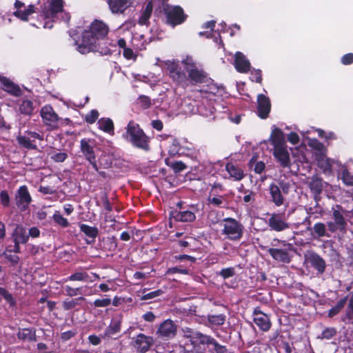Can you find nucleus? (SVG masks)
Instances as JSON below:
<instances>
[{
	"mask_svg": "<svg viewBox=\"0 0 353 353\" xmlns=\"http://www.w3.org/2000/svg\"><path fill=\"white\" fill-rule=\"evenodd\" d=\"M112 303L110 298L97 299L94 301L92 305L94 307H105L109 306Z\"/></svg>",
	"mask_w": 353,
	"mask_h": 353,
	"instance_id": "13d9d810",
	"label": "nucleus"
},
{
	"mask_svg": "<svg viewBox=\"0 0 353 353\" xmlns=\"http://www.w3.org/2000/svg\"><path fill=\"white\" fill-rule=\"evenodd\" d=\"M337 333L336 329L334 327H326L321 332V336H319L321 339H331L332 337L336 336Z\"/></svg>",
	"mask_w": 353,
	"mask_h": 353,
	"instance_id": "864d4df0",
	"label": "nucleus"
},
{
	"mask_svg": "<svg viewBox=\"0 0 353 353\" xmlns=\"http://www.w3.org/2000/svg\"><path fill=\"white\" fill-rule=\"evenodd\" d=\"M309 188L314 194V199L318 203L324 188V182L321 178L314 176L309 183Z\"/></svg>",
	"mask_w": 353,
	"mask_h": 353,
	"instance_id": "bb28decb",
	"label": "nucleus"
},
{
	"mask_svg": "<svg viewBox=\"0 0 353 353\" xmlns=\"http://www.w3.org/2000/svg\"><path fill=\"white\" fill-rule=\"evenodd\" d=\"M307 262L316 271L317 275H322L326 269V262L319 254L312 252L306 257Z\"/></svg>",
	"mask_w": 353,
	"mask_h": 353,
	"instance_id": "dca6fc26",
	"label": "nucleus"
},
{
	"mask_svg": "<svg viewBox=\"0 0 353 353\" xmlns=\"http://www.w3.org/2000/svg\"><path fill=\"white\" fill-rule=\"evenodd\" d=\"M133 0H107L109 9L112 14H123L130 8Z\"/></svg>",
	"mask_w": 353,
	"mask_h": 353,
	"instance_id": "5701e85b",
	"label": "nucleus"
},
{
	"mask_svg": "<svg viewBox=\"0 0 353 353\" xmlns=\"http://www.w3.org/2000/svg\"><path fill=\"white\" fill-rule=\"evenodd\" d=\"M204 345L209 346V351L211 353H230L226 346L221 345L216 339L213 337L208 336Z\"/></svg>",
	"mask_w": 353,
	"mask_h": 353,
	"instance_id": "2f4dec72",
	"label": "nucleus"
},
{
	"mask_svg": "<svg viewBox=\"0 0 353 353\" xmlns=\"http://www.w3.org/2000/svg\"><path fill=\"white\" fill-rule=\"evenodd\" d=\"M271 245L272 248L268 250V252L274 260L283 263H290V252L294 250L292 243L275 238L272 241Z\"/></svg>",
	"mask_w": 353,
	"mask_h": 353,
	"instance_id": "20e7f679",
	"label": "nucleus"
},
{
	"mask_svg": "<svg viewBox=\"0 0 353 353\" xmlns=\"http://www.w3.org/2000/svg\"><path fill=\"white\" fill-rule=\"evenodd\" d=\"M37 139L43 141V135L30 130H26L23 134H19L16 138L19 145L27 150L37 149Z\"/></svg>",
	"mask_w": 353,
	"mask_h": 353,
	"instance_id": "6e6552de",
	"label": "nucleus"
},
{
	"mask_svg": "<svg viewBox=\"0 0 353 353\" xmlns=\"http://www.w3.org/2000/svg\"><path fill=\"white\" fill-rule=\"evenodd\" d=\"M154 343V340L152 336L140 333L134 338L133 346L138 353H146Z\"/></svg>",
	"mask_w": 353,
	"mask_h": 353,
	"instance_id": "4468645a",
	"label": "nucleus"
},
{
	"mask_svg": "<svg viewBox=\"0 0 353 353\" xmlns=\"http://www.w3.org/2000/svg\"><path fill=\"white\" fill-rule=\"evenodd\" d=\"M177 273L186 275V274H189V270L187 268L172 267V268H168L165 272V274H167V275L174 274H177Z\"/></svg>",
	"mask_w": 353,
	"mask_h": 353,
	"instance_id": "680f3d73",
	"label": "nucleus"
},
{
	"mask_svg": "<svg viewBox=\"0 0 353 353\" xmlns=\"http://www.w3.org/2000/svg\"><path fill=\"white\" fill-rule=\"evenodd\" d=\"M165 164L170 167L174 173H179L187 169V165L181 161H171L167 158L165 160Z\"/></svg>",
	"mask_w": 353,
	"mask_h": 353,
	"instance_id": "ea45409f",
	"label": "nucleus"
},
{
	"mask_svg": "<svg viewBox=\"0 0 353 353\" xmlns=\"http://www.w3.org/2000/svg\"><path fill=\"white\" fill-rule=\"evenodd\" d=\"M176 327L172 321H164L159 327L157 334L163 339H170L176 335Z\"/></svg>",
	"mask_w": 353,
	"mask_h": 353,
	"instance_id": "412c9836",
	"label": "nucleus"
},
{
	"mask_svg": "<svg viewBox=\"0 0 353 353\" xmlns=\"http://www.w3.org/2000/svg\"><path fill=\"white\" fill-rule=\"evenodd\" d=\"M122 321L123 315L121 314L114 316L112 319L110 325L105 328L103 335H101V337L103 339H108L120 332L121 330Z\"/></svg>",
	"mask_w": 353,
	"mask_h": 353,
	"instance_id": "aec40b11",
	"label": "nucleus"
},
{
	"mask_svg": "<svg viewBox=\"0 0 353 353\" xmlns=\"http://www.w3.org/2000/svg\"><path fill=\"white\" fill-rule=\"evenodd\" d=\"M336 208L337 209H333V218L334 222H336V223L342 228H345L347 226V223L343 213L341 211L342 210V207L337 205Z\"/></svg>",
	"mask_w": 353,
	"mask_h": 353,
	"instance_id": "a19ab883",
	"label": "nucleus"
},
{
	"mask_svg": "<svg viewBox=\"0 0 353 353\" xmlns=\"http://www.w3.org/2000/svg\"><path fill=\"white\" fill-rule=\"evenodd\" d=\"M348 296H345L337 301L336 304L328 310L327 316L330 318H333L341 312L343 308L347 303Z\"/></svg>",
	"mask_w": 353,
	"mask_h": 353,
	"instance_id": "4c0bfd02",
	"label": "nucleus"
},
{
	"mask_svg": "<svg viewBox=\"0 0 353 353\" xmlns=\"http://www.w3.org/2000/svg\"><path fill=\"white\" fill-rule=\"evenodd\" d=\"M125 130L123 137L130 142L132 146L145 152H148L150 150V139L140 127L139 124L131 120L128 122Z\"/></svg>",
	"mask_w": 353,
	"mask_h": 353,
	"instance_id": "7ed1b4c3",
	"label": "nucleus"
},
{
	"mask_svg": "<svg viewBox=\"0 0 353 353\" xmlns=\"http://www.w3.org/2000/svg\"><path fill=\"white\" fill-rule=\"evenodd\" d=\"M343 321L345 320L352 321L353 320V294L351 296L347 306L346 308L344 318L342 319Z\"/></svg>",
	"mask_w": 353,
	"mask_h": 353,
	"instance_id": "603ef678",
	"label": "nucleus"
},
{
	"mask_svg": "<svg viewBox=\"0 0 353 353\" xmlns=\"http://www.w3.org/2000/svg\"><path fill=\"white\" fill-rule=\"evenodd\" d=\"M270 141L274 148L285 145L284 134L282 130L278 128H274L272 130L270 135Z\"/></svg>",
	"mask_w": 353,
	"mask_h": 353,
	"instance_id": "72a5a7b5",
	"label": "nucleus"
},
{
	"mask_svg": "<svg viewBox=\"0 0 353 353\" xmlns=\"http://www.w3.org/2000/svg\"><path fill=\"white\" fill-rule=\"evenodd\" d=\"M187 85L188 82L192 85H198L201 84L210 85L213 82V79L209 77L208 73L202 68H199L197 65H192L188 70L187 69Z\"/></svg>",
	"mask_w": 353,
	"mask_h": 353,
	"instance_id": "423d86ee",
	"label": "nucleus"
},
{
	"mask_svg": "<svg viewBox=\"0 0 353 353\" xmlns=\"http://www.w3.org/2000/svg\"><path fill=\"white\" fill-rule=\"evenodd\" d=\"M253 321L257 325L260 330L268 332L272 325L270 319L268 315L263 312L259 307H256L253 310Z\"/></svg>",
	"mask_w": 353,
	"mask_h": 353,
	"instance_id": "2eb2a0df",
	"label": "nucleus"
},
{
	"mask_svg": "<svg viewBox=\"0 0 353 353\" xmlns=\"http://www.w3.org/2000/svg\"><path fill=\"white\" fill-rule=\"evenodd\" d=\"M226 316L223 314L208 315V322L213 325H222L225 323Z\"/></svg>",
	"mask_w": 353,
	"mask_h": 353,
	"instance_id": "a18cd8bd",
	"label": "nucleus"
},
{
	"mask_svg": "<svg viewBox=\"0 0 353 353\" xmlns=\"http://www.w3.org/2000/svg\"><path fill=\"white\" fill-rule=\"evenodd\" d=\"M109 32L110 28L106 23L94 19L88 28L82 32L81 39L75 41L77 50L83 54L94 52L101 55H111L110 47H116V44L108 39Z\"/></svg>",
	"mask_w": 353,
	"mask_h": 353,
	"instance_id": "f257e3e1",
	"label": "nucleus"
},
{
	"mask_svg": "<svg viewBox=\"0 0 353 353\" xmlns=\"http://www.w3.org/2000/svg\"><path fill=\"white\" fill-rule=\"evenodd\" d=\"M235 274V270L233 267L223 268L219 273L223 279L230 278Z\"/></svg>",
	"mask_w": 353,
	"mask_h": 353,
	"instance_id": "052dcab7",
	"label": "nucleus"
},
{
	"mask_svg": "<svg viewBox=\"0 0 353 353\" xmlns=\"http://www.w3.org/2000/svg\"><path fill=\"white\" fill-rule=\"evenodd\" d=\"M137 101L140 107L143 110L149 108L152 105L150 98L145 95H140L137 99Z\"/></svg>",
	"mask_w": 353,
	"mask_h": 353,
	"instance_id": "5fc2aeb1",
	"label": "nucleus"
},
{
	"mask_svg": "<svg viewBox=\"0 0 353 353\" xmlns=\"http://www.w3.org/2000/svg\"><path fill=\"white\" fill-rule=\"evenodd\" d=\"M208 201L210 204L212 205L214 207H217V208H224L225 207V199H224V196H222V195H215L214 196H212V194H210L208 198Z\"/></svg>",
	"mask_w": 353,
	"mask_h": 353,
	"instance_id": "c03bdc74",
	"label": "nucleus"
},
{
	"mask_svg": "<svg viewBox=\"0 0 353 353\" xmlns=\"http://www.w3.org/2000/svg\"><path fill=\"white\" fill-rule=\"evenodd\" d=\"M179 208V210H175L172 212L171 215L176 221L181 222H193L196 219V215L194 212L184 210L182 208V203L180 202L177 204Z\"/></svg>",
	"mask_w": 353,
	"mask_h": 353,
	"instance_id": "4be33fe9",
	"label": "nucleus"
},
{
	"mask_svg": "<svg viewBox=\"0 0 353 353\" xmlns=\"http://www.w3.org/2000/svg\"><path fill=\"white\" fill-rule=\"evenodd\" d=\"M95 145L96 141L93 139L83 138L80 141V150L83 156L94 170H97V156L94 151Z\"/></svg>",
	"mask_w": 353,
	"mask_h": 353,
	"instance_id": "0eeeda50",
	"label": "nucleus"
},
{
	"mask_svg": "<svg viewBox=\"0 0 353 353\" xmlns=\"http://www.w3.org/2000/svg\"><path fill=\"white\" fill-rule=\"evenodd\" d=\"M41 117L44 125L48 126L50 130L58 128L60 118L50 105H46L41 108Z\"/></svg>",
	"mask_w": 353,
	"mask_h": 353,
	"instance_id": "f8f14e48",
	"label": "nucleus"
},
{
	"mask_svg": "<svg viewBox=\"0 0 353 353\" xmlns=\"http://www.w3.org/2000/svg\"><path fill=\"white\" fill-rule=\"evenodd\" d=\"M34 103L31 100L22 99L19 104V110L21 114L30 116L34 112Z\"/></svg>",
	"mask_w": 353,
	"mask_h": 353,
	"instance_id": "c9c22d12",
	"label": "nucleus"
},
{
	"mask_svg": "<svg viewBox=\"0 0 353 353\" xmlns=\"http://www.w3.org/2000/svg\"><path fill=\"white\" fill-rule=\"evenodd\" d=\"M85 299L83 296H79L70 300L66 299L63 302V308L64 310H70L74 309L78 304L79 301H84Z\"/></svg>",
	"mask_w": 353,
	"mask_h": 353,
	"instance_id": "de8ad7c7",
	"label": "nucleus"
},
{
	"mask_svg": "<svg viewBox=\"0 0 353 353\" xmlns=\"http://www.w3.org/2000/svg\"><path fill=\"white\" fill-rule=\"evenodd\" d=\"M11 238L14 243L26 244L29 240V235H28L26 228L18 224L12 231Z\"/></svg>",
	"mask_w": 353,
	"mask_h": 353,
	"instance_id": "cd10ccee",
	"label": "nucleus"
},
{
	"mask_svg": "<svg viewBox=\"0 0 353 353\" xmlns=\"http://www.w3.org/2000/svg\"><path fill=\"white\" fill-rule=\"evenodd\" d=\"M342 179L347 185L353 186V174L347 170H344L342 173Z\"/></svg>",
	"mask_w": 353,
	"mask_h": 353,
	"instance_id": "0e129e2a",
	"label": "nucleus"
},
{
	"mask_svg": "<svg viewBox=\"0 0 353 353\" xmlns=\"http://www.w3.org/2000/svg\"><path fill=\"white\" fill-rule=\"evenodd\" d=\"M154 7V9L158 7V1L157 0H150L146 3L145 7L144 8V10L141 13L138 23L139 25L143 26V25H148L149 23V19L151 17L152 12L153 10V8Z\"/></svg>",
	"mask_w": 353,
	"mask_h": 353,
	"instance_id": "c756f323",
	"label": "nucleus"
},
{
	"mask_svg": "<svg viewBox=\"0 0 353 353\" xmlns=\"http://www.w3.org/2000/svg\"><path fill=\"white\" fill-rule=\"evenodd\" d=\"M99 111L96 109H93L90 110L88 114H85L84 117V121L88 124H93L95 123L99 118Z\"/></svg>",
	"mask_w": 353,
	"mask_h": 353,
	"instance_id": "8fccbe9b",
	"label": "nucleus"
},
{
	"mask_svg": "<svg viewBox=\"0 0 353 353\" xmlns=\"http://www.w3.org/2000/svg\"><path fill=\"white\" fill-rule=\"evenodd\" d=\"M250 79L252 81H255L256 83H261L263 80L261 70L259 69H254L253 70H252Z\"/></svg>",
	"mask_w": 353,
	"mask_h": 353,
	"instance_id": "e2e57ef3",
	"label": "nucleus"
},
{
	"mask_svg": "<svg viewBox=\"0 0 353 353\" xmlns=\"http://www.w3.org/2000/svg\"><path fill=\"white\" fill-rule=\"evenodd\" d=\"M2 255L10 262L12 266H15L20 261L19 256L12 254V253H9V252H7L6 250L3 252Z\"/></svg>",
	"mask_w": 353,
	"mask_h": 353,
	"instance_id": "6e6d98bb",
	"label": "nucleus"
},
{
	"mask_svg": "<svg viewBox=\"0 0 353 353\" xmlns=\"http://www.w3.org/2000/svg\"><path fill=\"white\" fill-rule=\"evenodd\" d=\"M101 201H102V205L103 208L108 211L111 212L112 211V204L110 203L108 194L106 192H103L101 195Z\"/></svg>",
	"mask_w": 353,
	"mask_h": 353,
	"instance_id": "69168bd1",
	"label": "nucleus"
},
{
	"mask_svg": "<svg viewBox=\"0 0 353 353\" xmlns=\"http://www.w3.org/2000/svg\"><path fill=\"white\" fill-rule=\"evenodd\" d=\"M309 145L316 151L314 152V156L316 154H326L327 153V148L325 146L317 139L312 140Z\"/></svg>",
	"mask_w": 353,
	"mask_h": 353,
	"instance_id": "49530a36",
	"label": "nucleus"
},
{
	"mask_svg": "<svg viewBox=\"0 0 353 353\" xmlns=\"http://www.w3.org/2000/svg\"><path fill=\"white\" fill-rule=\"evenodd\" d=\"M277 186L279 187V190L283 194H288L290 192V184L288 182H285L283 180L278 181Z\"/></svg>",
	"mask_w": 353,
	"mask_h": 353,
	"instance_id": "774afa93",
	"label": "nucleus"
},
{
	"mask_svg": "<svg viewBox=\"0 0 353 353\" xmlns=\"http://www.w3.org/2000/svg\"><path fill=\"white\" fill-rule=\"evenodd\" d=\"M17 336L20 340L28 341L29 342L37 341L36 330L32 328H23L19 331Z\"/></svg>",
	"mask_w": 353,
	"mask_h": 353,
	"instance_id": "f704fd0d",
	"label": "nucleus"
},
{
	"mask_svg": "<svg viewBox=\"0 0 353 353\" xmlns=\"http://www.w3.org/2000/svg\"><path fill=\"white\" fill-rule=\"evenodd\" d=\"M234 65L237 72L248 73L250 70V61L241 52H236L234 54Z\"/></svg>",
	"mask_w": 353,
	"mask_h": 353,
	"instance_id": "b1692460",
	"label": "nucleus"
},
{
	"mask_svg": "<svg viewBox=\"0 0 353 353\" xmlns=\"http://www.w3.org/2000/svg\"><path fill=\"white\" fill-rule=\"evenodd\" d=\"M63 0H48L47 3L41 6V17L44 19H53L63 11Z\"/></svg>",
	"mask_w": 353,
	"mask_h": 353,
	"instance_id": "1a4fd4ad",
	"label": "nucleus"
},
{
	"mask_svg": "<svg viewBox=\"0 0 353 353\" xmlns=\"http://www.w3.org/2000/svg\"><path fill=\"white\" fill-rule=\"evenodd\" d=\"M14 201L21 212H25L28 209L32 199L26 185H23L19 188L15 194Z\"/></svg>",
	"mask_w": 353,
	"mask_h": 353,
	"instance_id": "ddd939ff",
	"label": "nucleus"
},
{
	"mask_svg": "<svg viewBox=\"0 0 353 353\" xmlns=\"http://www.w3.org/2000/svg\"><path fill=\"white\" fill-rule=\"evenodd\" d=\"M271 110L270 99L263 94L257 96V115L262 119L269 117Z\"/></svg>",
	"mask_w": 353,
	"mask_h": 353,
	"instance_id": "a211bd4d",
	"label": "nucleus"
},
{
	"mask_svg": "<svg viewBox=\"0 0 353 353\" xmlns=\"http://www.w3.org/2000/svg\"><path fill=\"white\" fill-rule=\"evenodd\" d=\"M65 294L68 296H74L79 294H82V288H73L70 285H65L64 287Z\"/></svg>",
	"mask_w": 353,
	"mask_h": 353,
	"instance_id": "bf43d9fd",
	"label": "nucleus"
},
{
	"mask_svg": "<svg viewBox=\"0 0 353 353\" xmlns=\"http://www.w3.org/2000/svg\"><path fill=\"white\" fill-rule=\"evenodd\" d=\"M80 231L89 238H92V242L99 235V230L97 227L90 226L87 224L82 223L79 225Z\"/></svg>",
	"mask_w": 353,
	"mask_h": 353,
	"instance_id": "e433bc0d",
	"label": "nucleus"
},
{
	"mask_svg": "<svg viewBox=\"0 0 353 353\" xmlns=\"http://www.w3.org/2000/svg\"><path fill=\"white\" fill-rule=\"evenodd\" d=\"M167 70L169 77L173 81L183 87L187 86V73L182 70L178 63L169 62L167 63Z\"/></svg>",
	"mask_w": 353,
	"mask_h": 353,
	"instance_id": "9b49d317",
	"label": "nucleus"
},
{
	"mask_svg": "<svg viewBox=\"0 0 353 353\" xmlns=\"http://www.w3.org/2000/svg\"><path fill=\"white\" fill-rule=\"evenodd\" d=\"M220 225L223 228L221 234L225 236L228 239L238 241L243 237L244 226L234 218L223 219Z\"/></svg>",
	"mask_w": 353,
	"mask_h": 353,
	"instance_id": "39448f33",
	"label": "nucleus"
},
{
	"mask_svg": "<svg viewBox=\"0 0 353 353\" xmlns=\"http://www.w3.org/2000/svg\"><path fill=\"white\" fill-rule=\"evenodd\" d=\"M315 160L317 162L318 167L322 170L325 174H330L332 172V164L334 161L326 157V154H316Z\"/></svg>",
	"mask_w": 353,
	"mask_h": 353,
	"instance_id": "c85d7f7f",
	"label": "nucleus"
},
{
	"mask_svg": "<svg viewBox=\"0 0 353 353\" xmlns=\"http://www.w3.org/2000/svg\"><path fill=\"white\" fill-rule=\"evenodd\" d=\"M244 192L246 194L243 199L244 203H248L255 201L256 193L254 192L247 190Z\"/></svg>",
	"mask_w": 353,
	"mask_h": 353,
	"instance_id": "338daca9",
	"label": "nucleus"
},
{
	"mask_svg": "<svg viewBox=\"0 0 353 353\" xmlns=\"http://www.w3.org/2000/svg\"><path fill=\"white\" fill-rule=\"evenodd\" d=\"M267 223L270 230L277 232L290 228V223L288 221L285 212L272 213Z\"/></svg>",
	"mask_w": 353,
	"mask_h": 353,
	"instance_id": "9d476101",
	"label": "nucleus"
},
{
	"mask_svg": "<svg viewBox=\"0 0 353 353\" xmlns=\"http://www.w3.org/2000/svg\"><path fill=\"white\" fill-rule=\"evenodd\" d=\"M0 203L3 208H8L10 204V197L7 190L0 192Z\"/></svg>",
	"mask_w": 353,
	"mask_h": 353,
	"instance_id": "4d7b16f0",
	"label": "nucleus"
},
{
	"mask_svg": "<svg viewBox=\"0 0 353 353\" xmlns=\"http://www.w3.org/2000/svg\"><path fill=\"white\" fill-rule=\"evenodd\" d=\"M0 83L3 86V90L10 94L15 97H19L22 94V90L20 87L10 81L8 77L0 76Z\"/></svg>",
	"mask_w": 353,
	"mask_h": 353,
	"instance_id": "a878e982",
	"label": "nucleus"
},
{
	"mask_svg": "<svg viewBox=\"0 0 353 353\" xmlns=\"http://www.w3.org/2000/svg\"><path fill=\"white\" fill-rule=\"evenodd\" d=\"M270 201L276 207L284 204L285 197L276 183H271L268 188Z\"/></svg>",
	"mask_w": 353,
	"mask_h": 353,
	"instance_id": "393cba45",
	"label": "nucleus"
},
{
	"mask_svg": "<svg viewBox=\"0 0 353 353\" xmlns=\"http://www.w3.org/2000/svg\"><path fill=\"white\" fill-rule=\"evenodd\" d=\"M98 128L101 131L110 135L114 134V125L113 121L110 118L102 117L97 121Z\"/></svg>",
	"mask_w": 353,
	"mask_h": 353,
	"instance_id": "473e14b6",
	"label": "nucleus"
},
{
	"mask_svg": "<svg viewBox=\"0 0 353 353\" xmlns=\"http://www.w3.org/2000/svg\"><path fill=\"white\" fill-rule=\"evenodd\" d=\"M313 232L319 238L324 236H330V235L327 233L325 225L321 222L316 223L314 225Z\"/></svg>",
	"mask_w": 353,
	"mask_h": 353,
	"instance_id": "79ce46f5",
	"label": "nucleus"
},
{
	"mask_svg": "<svg viewBox=\"0 0 353 353\" xmlns=\"http://www.w3.org/2000/svg\"><path fill=\"white\" fill-rule=\"evenodd\" d=\"M89 275L86 272H76L69 276L65 281H88Z\"/></svg>",
	"mask_w": 353,
	"mask_h": 353,
	"instance_id": "37998d69",
	"label": "nucleus"
},
{
	"mask_svg": "<svg viewBox=\"0 0 353 353\" xmlns=\"http://www.w3.org/2000/svg\"><path fill=\"white\" fill-rule=\"evenodd\" d=\"M35 12V8L33 5H29L27 8H24L14 12V15L22 21H28V17Z\"/></svg>",
	"mask_w": 353,
	"mask_h": 353,
	"instance_id": "58836bf2",
	"label": "nucleus"
},
{
	"mask_svg": "<svg viewBox=\"0 0 353 353\" xmlns=\"http://www.w3.org/2000/svg\"><path fill=\"white\" fill-rule=\"evenodd\" d=\"M273 155L282 168H290L291 166L290 154L286 145L274 148Z\"/></svg>",
	"mask_w": 353,
	"mask_h": 353,
	"instance_id": "6ab92c4d",
	"label": "nucleus"
},
{
	"mask_svg": "<svg viewBox=\"0 0 353 353\" xmlns=\"http://www.w3.org/2000/svg\"><path fill=\"white\" fill-rule=\"evenodd\" d=\"M157 1L158 7L155 8V13L162 17V20L166 25L174 28L186 21L188 15L182 7L170 5L166 0Z\"/></svg>",
	"mask_w": 353,
	"mask_h": 353,
	"instance_id": "f03ea898",
	"label": "nucleus"
},
{
	"mask_svg": "<svg viewBox=\"0 0 353 353\" xmlns=\"http://www.w3.org/2000/svg\"><path fill=\"white\" fill-rule=\"evenodd\" d=\"M112 165V161L106 158L105 156L101 155L97 161V170H94L95 171H99V170L103 168L107 169L110 168Z\"/></svg>",
	"mask_w": 353,
	"mask_h": 353,
	"instance_id": "3c124183",
	"label": "nucleus"
},
{
	"mask_svg": "<svg viewBox=\"0 0 353 353\" xmlns=\"http://www.w3.org/2000/svg\"><path fill=\"white\" fill-rule=\"evenodd\" d=\"M225 170L230 174V177L235 181H241L245 176L243 169L239 165H235L233 163H228L225 165Z\"/></svg>",
	"mask_w": 353,
	"mask_h": 353,
	"instance_id": "7c9ffc66",
	"label": "nucleus"
},
{
	"mask_svg": "<svg viewBox=\"0 0 353 353\" xmlns=\"http://www.w3.org/2000/svg\"><path fill=\"white\" fill-rule=\"evenodd\" d=\"M52 219L55 223L60 225L62 228H67L70 223L67 219L63 217L59 212V211H55L52 215Z\"/></svg>",
	"mask_w": 353,
	"mask_h": 353,
	"instance_id": "09e8293b",
	"label": "nucleus"
},
{
	"mask_svg": "<svg viewBox=\"0 0 353 353\" xmlns=\"http://www.w3.org/2000/svg\"><path fill=\"white\" fill-rule=\"evenodd\" d=\"M182 331L183 332V336L190 340L193 347H195L199 343L204 345L208 336L190 327L183 328Z\"/></svg>",
	"mask_w": 353,
	"mask_h": 353,
	"instance_id": "f3484780",
	"label": "nucleus"
}]
</instances>
